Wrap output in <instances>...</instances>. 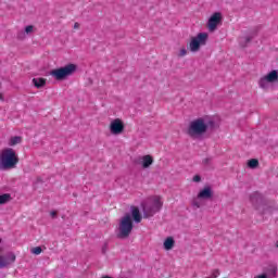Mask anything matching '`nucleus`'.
<instances>
[{
	"mask_svg": "<svg viewBox=\"0 0 278 278\" xmlns=\"http://www.w3.org/2000/svg\"><path fill=\"white\" fill-rule=\"evenodd\" d=\"M276 247H277V249H278V240L276 241Z\"/></svg>",
	"mask_w": 278,
	"mask_h": 278,
	"instance_id": "nucleus-29",
	"label": "nucleus"
},
{
	"mask_svg": "<svg viewBox=\"0 0 278 278\" xmlns=\"http://www.w3.org/2000/svg\"><path fill=\"white\" fill-rule=\"evenodd\" d=\"M132 230L134 222L131 220V215L126 214L119 219L118 225L115 229V233L117 238L125 240L126 238H129V236H131Z\"/></svg>",
	"mask_w": 278,
	"mask_h": 278,
	"instance_id": "nucleus-4",
	"label": "nucleus"
},
{
	"mask_svg": "<svg viewBox=\"0 0 278 278\" xmlns=\"http://www.w3.org/2000/svg\"><path fill=\"white\" fill-rule=\"evenodd\" d=\"M74 29H79V23L74 24Z\"/></svg>",
	"mask_w": 278,
	"mask_h": 278,
	"instance_id": "nucleus-26",
	"label": "nucleus"
},
{
	"mask_svg": "<svg viewBox=\"0 0 278 278\" xmlns=\"http://www.w3.org/2000/svg\"><path fill=\"white\" fill-rule=\"evenodd\" d=\"M248 166L249 168H257V166H260V161H257V159H251L248 161Z\"/></svg>",
	"mask_w": 278,
	"mask_h": 278,
	"instance_id": "nucleus-20",
	"label": "nucleus"
},
{
	"mask_svg": "<svg viewBox=\"0 0 278 278\" xmlns=\"http://www.w3.org/2000/svg\"><path fill=\"white\" fill-rule=\"evenodd\" d=\"M0 251H1V248H0Z\"/></svg>",
	"mask_w": 278,
	"mask_h": 278,
	"instance_id": "nucleus-31",
	"label": "nucleus"
},
{
	"mask_svg": "<svg viewBox=\"0 0 278 278\" xmlns=\"http://www.w3.org/2000/svg\"><path fill=\"white\" fill-rule=\"evenodd\" d=\"M212 125V118L210 116L198 117L191 121L187 127V135L192 140H201L204 134H207Z\"/></svg>",
	"mask_w": 278,
	"mask_h": 278,
	"instance_id": "nucleus-1",
	"label": "nucleus"
},
{
	"mask_svg": "<svg viewBox=\"0 0 278 278\" xmlns=\"http://www.w3.org/2000/svg\"><path fill=\"white\" fill-rule=\"evenodd\" d=\"M18 164V154L12 148H4L0 151V170H12Z\"/></svg>",
	"mask_w": 278,
	"mask_h": 278,
	"instance_id": "nucleus-3",
	"label": "nucleus"
},
{
	"mask_svg": "<svg viewBox=\"0 0 278 278\" xmlns=\"http://www.w3.org/2000/svg\"><path fill=\"white\" fill-rule=\"evenodd\" d=\"M278 84V70H271L258 79V87L262 90H274Z\"/></svg>",
	"mask_w": 278,
	"mask_h": 278,
	"instance_id": "nucleus-6",
	"label": "nucleus"
},
{
	"mask_svg": "<svg viewBox=\"0 0 278 278\" xmlns=\"http://www.w3.org/2000/svg\"><path fill=\"white\" fill-rule=\"evenodd\" d=\"M218 275H220V273H219L218 270H216V271L213 273V277H214V278L218 277Z\"/></svg>",
	"mask_w": 278,
	"mask_h": 278,
	"instance_id": "nucleus-25",
	"label": "nucleus"
},
{
	"mask_svg": "<svg viewBox=\"0 0 278 278\" xmlns=\"http://www.w3.org/2000/svg\"><path fill=\"white\" fill-rule=\"evenodd\" d=\"M163 249L165 251H173V249H175V239L173 237H167L163 242Z\"/></svg>",
	"mask_w": 278,
	"mask_h": 278,
	"instance_id": "nucleus-14",
	"label": "nucleus"
},
{
	"mask_svg": "<svg viewBox=\"0 0 278 278\" xmlns=\"http://www.w3.org/2000/svg\"><path fill=\"white\" fill-rule=\"evenodd\" d=\"M208 39H210V34L205 31L198 33L195 36L190 38L189 46H188L189 51H191V53H199V51H201V48L207 45Z\"/></svg>",
	"mask_w": 278,
	"mask_h": 278,
	"instance_id": "nucleus-7",
	"label": "nucleus"
},
{
	"mask_svg": "<svg viewBox=\"0 0 278 278\" xmlns=\"http://www.w3.org/2000/svg\"><path fill=\"white\" fill-rule=\"evenodd\" d=\"M30 253H33V255H40V253H42V248L40 247L33 248L30 250Z\"/></svg>",
	"mask_w": 278,
	"mask_h": 278,
	"instance_id": "nucleus-21",
	"label": "nucleus"
},
{
	"mask_svg": "<svg viewBox=\"0 0 278 278\" xmlns=\"http://www.w3.org/2000/svg\"><path fill=\"white\" fill-rule=\"evenodd\" d=\"M164 207L162 195H151L142 203V212L144 218L155 216Z\"/></svg>",
	"mask_w": 278,
	"mask_h": 278,
	"instance_id": "nucleus-2",
	"label": "nucleus"
},
{
	"mask_svg": "<svg viewBox=\"0 0 278 278\" xmlns=\"http://www.w3.org/2000/svg\"><path fill=\"white\" fill-rule=\"evenodd\" d=\"M153 162H154V159L151 154H146V155L139 156L138 159V164L143 169L151 168V166H153Z\"/></svg>",
	"mask_w": 278,
	"mask_h": 278,
	"instance_id": "nucleus-11",
	"label": "nucleus"
},
{
	"mask_svg": "<svg viewBox=\"0 0 278 278\" xmlns=\"http://www.w3.org/2000/svg\"><path fill=\"white\" fill-rule=\"evenodd\" d=\"M23 142V138L20 136L11 137L8 141L9 147H16V144H21Z\"/></svg>",
	"mask_w": 278,
	"mask_h": 278,
	"instance_id": "nucleus-17",
	"label": "nucleus"
},
{
	"mask_svg": "<svg viewBox=\"0 0 278 278\" xmlns=\"http://www.w3.org/2000/svg\"><path fill=\"white\" fill-rule=\"evenodd\" d=\"M77 72V65L70 63L67 65H64L62 67L52 70L50 72L51 77L56 79V81H64L67 77H71V75H75Z\"/></svg>",
	"mask_w": 278,
	"mask_h": 278,
	"instance_id": "nucleus-5",
	"label": "nucleus"
},
{
	"mask_svg": "<svg viewBox=\"0 0 278 278\" xmlns=\"http://www.w3.org/2000/svg\"><path fill=\"white\" fill-rule=\"evenodd\" d=\"M192 181H194L195 184H199V181H201V176L200 175L193 176Z\"/></svg>",
	"mask_w": 278,
	"mask_h": 278,
	"instance_id": "nucleus-23",
	"label": "nucleus"
},
{
	"mask_svg": "<svg viewBox=\"0 0 278 278\" xmlns=\"http://www.w3.org/2000/svg\"><path fill=\"white\" fill-rule=\"evenodd\" d=\"M0 242H2V239L0 238Z\"/></svg>",
	"mask_w": 278,
	"mask_h": 278,
	"instance_id": "nucleus-30",
	"label": "nucleus"
},
{
	"mask_svg": "<svg viewBox=\"0 0 278 278\" xmlns=\"http://www.w3.org/2000/svg\"><path fill=\"white\" fill-rule=\"evenodd\" d=\"M130 217L132 216L135 223H140L142 220V215L140 214V210L138 207L132 206L130 208Z\"/></svg>",
	"mask_w": 278,
	"mask_h": 278,
	"instance_id": "nucleus-15",
	"label": "nucleus"
},
{
	"mask_svg": "<svg viewBox=\"0 0 278 278\" xmlns=\"http://www.w3.org/2000/svg\"><path fill=\"white\" fill-rule=\"evenodd\" d=\"M14 262H16V255L12 252L0 255V268H8V266H10V264H14Z\"/></svg>",
	"mask_w": 278,
	"mask_h": 278,
	"instance_id": "nucleus-10",
	"label": "nucleus"
},
{
	"mask_svg": "<svg viewBox=\"0 0 278 278\" xmlns=\"http://www.w3.org/2000/svg\"><path fill=\"white\" fill-rule=\"evenodd\" d=\"M223 23V13L215 12L213 13L206 23V27L208 31H216L218 29V25Z\"/></svg>",
	"mask_w": 278,
	"mask_h": 278,
	"instance_id": "nucleus-9",
	"label": "nucleus"
},
{
	"mask_svg": "<svg viewBox=\"0 0 278 278\" xmlns=\"http://www.w3.org/2000/svg\"><path fill=\"white\" fill-rule=\"evenodd\" d=\"M33 84L35 88H45L47 86V78H34Z\"/></svg>",
	"mask_w": 278,
	"mask_h": 278,
	"instance_id": "nucleus-16",
	"label": "nucleus"
},
{
	"mask_svg": "<svg viewBox=\"0 0 278 278\" xmlns=\"http://www.w3.org/2000/svg\"><path fill=\"white\" fill-rule=\"evenodd\" d=\"M11 199H12V195H10V193L0 194V205H5V203H9Z\"/></svg>",
	"mask_w": 278,
	"mask_h": 278,
	"instance_id": "nucleus-19",
	"label": "nucleus"
},
{
	"mask_svg": "<svg viewBox=\"0 0 278 278\" xmlns=\"http://www.w3.org/2000/svg\"><path fill=\"white\" fill-rule=\"evenodd\" d=\"M179 58H185V55H188V50L186 48H181L178 52Z\"/></svg>",
	"mask_w": 278,
	"mask_h": 278,
	"instance_id": "nucleus-22",
	"label": "nucleus"
},
{
	"mask_svg": "<svg viewBox=\"0 0 278 278\" xmlns=\"http://www.w3.org/2000/svg\"><path fill=\"white\" fill-rule=\"evenodd\" d=\"M51 218H55L58 216V211H50Z\"/></svg>",
	"mask_w": 278,
	"mask_h": 278,
	"instance_id": "nucleus-24",
	"label": "nucleus"
},
{
	"mask_svg": "<svg viewBox=\"0 0 278 278\" xmlns=\"http://www.w3.org/2000/svg\"><path fill=\"white\" fill-rule=\"evenodd\" d=\"M109 131L112 136H121L125 131V122L122 118H114L110 122Z\"/></svg>",
	"mask_w": 278,
	"mask_h": 278,
	"instance_id": "nucleus-8",
	"label": "nucleus"
},
{
	"mask_svg": "<svg viewBox=\"0 0 278 278\" xmlns=\"http://www.w3.org/2000/svg\"><path fill=\"white\" fill-rule=\"evenodd\" d=\"M34 31H36V28L34 27V25H28L24 28V30H21L20 33H17V38L18 40H25V38H27V36H31Z\"/></svg>",
	"mask_w": 278,
	"mask_h": 278,
	"instance_id": "nucleus-12",
	"label": "nucleus"
},
{
	"mask_svg": "<svg viewBox=\"0 0 278 278\" xmlns=\"http://www.w3.org/2000/svg\"><path fill=\"white\" fill-rule=\"evenodd\" d=\"M198 197L199 199H202V200L212 199V197H214V191H212V187L206 186L199 191Z\"/></svg>",
	"mask_w": 278,
	"mask_h": 278,
	"instance_id": "nucleus-13",
	"label": "nucleus"
},
{
	"mask_svg": "<svg viewBox=\"0 0 278 278\" xmlns=\"http://www.w3.org/2000/svg\"><path fill=\"white\" fill-rule=\"evenodd\" d=\"M192 207H195L197 210H199L200 207H203V199L199 198V195H197V198H194L192 200L191 203Z\"/></svg>",
	"mask_w": 278,
	"mask_h": 278,
	"instance_id": "nucleus-18",
	"label": "nucleus"
},
{
	"mask_svg": "<svg viewBox=\"0 0 278 278\" xmlns=\"http://www.w3.org/2000/svg\"><path fill=\"white\" fill-rule=\"evenodd\" d=\"M244 40H247V42L251 41L250 37H244Z\"/></svg>",
	"mask_w": 278,
	"mask_h": 278,
	"instance_id": "nucleus-27",
	"label": "nucleus"
},
{
	"mask_svg": "<svg viewBox=\"0 0 278 278\" xmlns=\"http://www.w3.org/2000/svg\"><path fill=\"white\" fill-rule=\"evenodd\" d=\"M0 101H3V93L0 91Z\"/></svg>",
	"mask_w": 278,
	"mask_h": 278,
	"instance_id": "nucleus-28",
	"label": "nucleus"
}]
</instances>
